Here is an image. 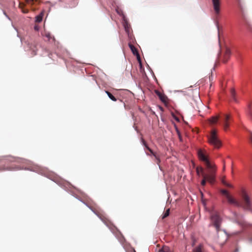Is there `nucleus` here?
<instances>
[{"label": "nucleus", "mask_w": 252, "mask_h": 252, "mask_svg": "<svg viewBox=\"0 0 252 252\" xmlns=\"http://www.w3.org/2000/svg\"><path fill=\"white\" fill-rule=\"evenodd\" d=\"M5 169L4 167L3 166H0V171H3V170H4Z\"/></svg>", "instance_id": "obj_32"}, {"label": "nucleus", "mask_w": 252, "mask_h": 252, "mask_svg": "<svg viewBox=\"0 0 252 252\" xmlns=\"http://www.w3.org/2000/svg\"><path fill=\"white\" fill-rule=\"evenodd\" d=\"M169 212H170V209H167L166 210V211L164 212V213L163 214V216H162V219H164L165 218H166L167 217H168L169 215Z\"/></svg>", "instance_id": "obj_22"}, {"label": "nucleus", "mask_w": 252, "mask_h": 252, "mask_svg": "<svg viewBox=\"0 0 252 252\" xmlns=\"http://www.w3.org/2000/svg\"><path fill=\"white\" fill-rule=\"evenodd\" d=\"M152 155L155 157V158H156V163L158 165H159V163L160 162V160L159 157L155 153H154V154H152Z\"/></svg>", "instance_id": "obj_20"}, {"label": "nucleus", "mask_w": 252, "mask_h": 252, "mask_svg": "<svg viewBox=\"0 0 252 252\" xmlns=\"http://www.w3.org/2000/svg\"><path fill=\"white\" fill-rule=\"evenodd\" d=\"M78 4V0H73L71 3V8L75 7Z\"/></svg>", "instance_id": "obj_21"}, {"label": "nucleus", "mask_w": 252, "mask_h": 252, "mask_svg": "<svg viewBox=\"0 0 252 252\" xmlns=\"http://www.w3.org/2000/svg\"><path fill=\"white\" fill-rule=\"evenodd\" d=\"M249 114L251 119H252V111L250 110L249 112Z\"/></svg>", "instance_id": "obj_30"}, {"label": "nucleus", "mask_w": 252, "mask_h": 252, "mask_svg": "<svg viewBox=\"0 0 252 252\" xmlns=\"http://www.w3.org/2000/svg\"><path fill=\"white\" fill-rule=\"evenodd\" d=\"M45 36L48 38V40L52 38V37L51 34L49 32H46L45 34Z\"/></svg>", "instance_id": "obj_26"}, {"label": "nucleus", "mask_w": 252, "mask_h": 252, "mask_svg": "<svg viewBox=\"0 0 252 252\" xmlns=\"http://www.w3.org/2000/svg\"><path fill=\"white\" fill-rule=\"evenodd\" d=\"M19 6L21 8L23 13H27L28 12V9H24L23 8V4H22L21 3H20L19 4Z\"/></svg>", "instance_id": "obj_23"}, {"label": "nucleus", "mask_w": 252, "mask_h": 252, "mask_svg": "<svg viewBox=\"0 0 252 252\" xmlns=\"http://www.w3.org/2000/svg\"><path fill=\"white\" fill-rule=\"evenodd\" d=\"M159 252H172L171 249L167 246H163Z\"/></svg>", "instance_id": "obj_16"}, {"label": "nucleus", "mask_w": 252, "mask_h": 252, "mask_svg": "<svg viewBox=\"0 0 252 252\" xmlns=\"http://www.w3.org/2000/svg\"><path fill=\"white\" fill-rule=\"evenodd\" d=\"M219 118V116H214L212 117L210 119H209V122L210 124L213 125L216 124L218 119Z\"/></svg>", "instance_id": "obj_13"}, {"label": "nucleus", "mask_w": 252, "mask_h": 252, "mask_svg": "<svg viewBox=\"0 0 252 252\" xmlns=\"http://www.w3.org/2000/svg\"><path fill=\"white\" fill-rule=\"evenodd\" d=\"M159 99L163 102L164 103V104H166L168 102V98L167 97V96L163 94L161 97L160 98H159Z\"/></svg>", "instance_id": "obj_15"}, {"label": "nucleus", "mask_w": 252, "mask_h": 252, "mask_svg": "<svg viewBox=\"0 0 252 252\" xmlns=\"http://www.w3.org/2000/svg\"><path fill=\"white\" fill-rule=\"evenodd\" d=\"M91 209L101 219V220L107 226L110 224V221L107 218L105 213L99 208L90 207Z\"/></svg>", "instance_id": "obj_4"}, {"label": "nucleus", "mask_w": 252, "mask_h": 252, "mask_svg": "<svg viewBox=\"0 0 252 252\" xmlns=\"http://www.w3.org/2000/svg\"><path fill=\"white\" fill-rule=\"evenodd\" d=\"M43 14L41 13L39 15H37L35 17V22L40 23L42 21L43 18Z\"/></svg>", "instance_id": "obj_14"}, {"label": "nucleus", "mask_w": 252, "mask_h": 252, "mask_svg": "<svg viewBox=\"0 0 252 252\" xmlns=\"http://www.w3.org/2000/svg\"><path fill=\"white\" fill-rule=\"evenodd\" d=\"M155 93L158 96L159 98H160V97L164 94L158 90L155 91Z\"/></svg>", "instance_id": "obj_25"}, {"label": "nucleus", "mask_w": 252, "mask_h": 252, "mask_svg": "<svg viewBox=\"0 0 252 252\" xmlns=\"http://www.w3.org/2000/svg\"><path fill=\"white\" fill-rule=\"evenodd\" d=\"M30 48L32 51V56L36 55L37 51L36 45L35 43L32 44L30 46Z\"/></svg>", "instance_id": "obj_10"}, {"label": "nucleus", "mask_w": 252, "mask_h": 252, "mask_svg": "<svg viewBox=\"0 0 252 252\" xmlns=\"http://www.w3.org/2000/svg\"><path fill=\"white\" fill-rule=\"evenodd\" d=\"M231 52L230 49L226 48L222 56L220 57V60H221L223 63L227 62L230 58Z\"/></svg>", "instance_id": "obj_9"}, {"label": "nucleus", "mask_w": 252, "mask_h": 252, "mask_svg": "<svg viewBox=\"0 0 252 252\" xmlns=\"http://www.w3.org/2000/svg\"><path fill=\"white\" fill-rule=\"evenodd\" d=\"M225 169V165L224 162L223 163V170L224 171Z\"/></svg>", "instance_id": "obj_35"}, {"label": "nucleus", "mask_w": 252, "mask_h": 252, "mask_svg": "<svg viewBox=\"0 0 252 252\" xmlns=\"http://www.w3.org/2000/svg\"><path fill=\"white\" fill-rule=\"evenodd\" d=\"M196 171L198 176H200V175L201 174L202 176H203V174H205L204 172V169L202 167H197L196 168Z\"/></svg>", "instance_id": "obj_12"}, {"label": "nucleus", "mask_w": 252, "mask_h": 252, "mask_svg": "<svg viewBox=\"0 0 252 252\" xmlns=\"http://www.w3.org/2000/svg\"><path fill=\"white\" fill-rule=\"evenodd\" d=\"M105 93L108 95V97L113 101H116L117 100V99L115 96H114L109 92L106 91Z\"/></svg>", "instance_id": "obj_17"}, {"label": "nucleus", "mask_w": 252, "mask_h": 252, "mask_svg": "<svg viewBox=\"0 0 252 252\" xmlns=\"http://www.w3.org/2000/svg\"><path fill=\"white\" fill-rule=\"evenodd\" d=\"M211 219L217 231L220 230L221 220L217 212L213 213L211 216Z\"/></svg>", "instance_id": "obj_6"}, {"label": "nucleus", "mask_w": 252, "mask_h": 252, "mask_svg": "<svg viewBox=\"0 0 252 252\" xmlns=\"http://www.w3.org/2000/svg\"><path fill=\"white\" fill-rule=\"evenodd\" d=\"M225 186H227V187H230V188H232V185H231L230 184H228V183H227V185H225Z\"/></svg>", "instance_id": "obj_34"}, {"label": "nucleus", "mask_w": 252, "mask_h": 252, "mask_svg": "<svg viewBox=\"0 0 252 252\" xmlns=\"http://www.w3.org/2000/svg\"><path fill=\"white\" fill-rule=\"evenodd\" d=\"M177 132L179 138L180 139V141H182V138L181 137V135L179 131L178 130H177Z\"/></svg>", "instance_id": "obj_28"}, {"label": "nucleus", "mask_w": 252, "mask_h": 252, "mask_svg": "<svg viewBox=\"0 0 252 252\" xmlns=\"http://www.w3.org/2000/svg\"><path fill=\"white\" fill-rule=\"evenodd\" d=\"M194 252H202L200 247H198L194 249Z\"/></svg>", "instance_id": "obj_27"}, {"label": "nucleus", "mask_w": 252, "mask_h": 252, "mask_svg": "<svg viewBox=\"0 0 252 252\" xmlns=\"http://www.w3.org/2000/svg\"><path fill=\"white\" fill-rule=\"evenodd\" d=\"M222 121L223 122V129L226 131L229 126V122L231 121V116L229 114H224Z\"/></svg>", "instance_id": "obj_8"}, {"label": "nucleus", "mask_w": 252, "mask_h": 252, "mask_svg": "<svg viewBox=\"0 0 252 252\" xmlns=\"http://www.w3.org/2000/svg\"><path fill=\"white\" fill-rule=\"evenodd\" d=\"M125 29H126V32H128V26H127V25L125 26Z\"/></svg>", "instance_id": "obj_33"}, {"label": "nucleus", "mask_w": 252, "mask_h": 252, "mask_svg": "<svg viewBox=\"0 0 252 252\" xmlns=\"http://www.w3.org/2000/svg\"><path fill=\"white\" fill-rule=\"evenodd\" d=\"M142 143L143 145L145 147V148L152 154H154V152L153 151V150L150 148L147 144H146V142L143 139L142 140Z\"/></svg>", "instance_id": "obj_18"}, {"label": "nucleus", "mask_w": 252, "mask_h": 252, "mask_svg": "<svg viewBox=\"0 0 252 252\" xmlns=\"http://www.w3.org/2000/svg\"><path fill=\"white\" fill-rule=\"evenodd\" d=\"M221 182L224 185H227V183H226V182L224 180V178H223L221 180Z\"/></svg>", "instance_id": "obj_29"}, {"label": "nucleus", "mask_w": 252, "mask_h": 252, "mask_svg": "<svg viewBox=\"0 0 252 252\" xmlns=\"http://www.w3.org/2000/svg\"><path fill=\"white\" fill-rule=\"evenodd\" d=\"M155 93L158 96L159 98H160V97L164 94L158 90L155 91Z\"/></svg>", "instance_id": "obj_24"}, {"label": "nucleus", "mask_w": 252, "mask_h": 252, "mask_svg": "<svg viewBox=\"0 0 252 252\" xmlns=\"http://www.w3.org/2000/svg\"><path fill=\"white\" fill-rule=\"evenodd\" d=\"M34 29H35V30H38V28H37L36 26H35V27H34Z\"/></svg>", "instance_id": "obj_36"}, {"label": "nucleus", "mask_w": 252, "mask_h": 252, "mask_svg": "<svg viewBox=\"0 0 252 252\" xmlns=\"http://www.w3.org/2000/svg\"><path fill=\"white\" fill-rule=\"evenodd\" d=\"M220 192L223 195L225 196L229 204L237 207H243L246 210H250L251 209V203L250 198L245 191H243L241 194L243 203L235 200L225 189L221 190Z\"/></svg>", "instance_id": "obj_2"}, {"label": "nucleus", "mask_w": 252, "mask_h": 252, "mask_svg": "<svg viewBox=\"0 0 252 252\" xmlns=\"http://www.w3.org/2000/svg\"><path fill=\"white\" fill-rule=\"evenodd\" d=\"M213 9L216 14L220 12L221 0H211Z\"/></svg>", "instance_id": "obj_7"}, {"label": "nucleus", "mask_w": 252, "mask_h": 252, "mask_svg": "<svg viewBox=\"0 0 252 252\" xmlns=\"http://www.w3.org/2000/svg\"><path fill=\"white\" fill-rule=\"evenodd\" d=\"M238 6L240 10L241 13L242 18L244 26L246 27L247 30H248L252 32V24L246 18V17L245 15V13H244V8L240 2H239Z\"/></svg>", "instance_id": "obj_5"}, {"label": "nucleus", "mask_w": 252, "mask_h": 252, "mask_svg": "<svg viewBox=\"0 0 252 252\" xmlns=\"http://www.w3.org/2000/svg\"><path fill=\"white\" fill-rule=\"evenodd\" d=\"M129 47L134 55L139 56L138 52L136 48L131 43L128 44Z\"/></svg>", "instance_id": "obj_11"}, {"label": "nucleus", "mask_w": 252, "mask_h": 252, "mask_svg": "<svg viewBox=\"0 0 252 252\" xmlns=\"http://www.w3.org/2000/svg\"><path fill=\"white\" fill-rule=\"evenodd\" d=\"M197 155L199 159L205 163L208 169L207 174H203V179L201 182V185L202 186H205L206 181L209 182L211 184H213L215 181L216 165L210 161L206 152L199 149L197 151Z\"/></svg>", "instance_id": "obj_1"}, {"label": "nucleus", "mask_w": 252, "mask_h": 252, "mask_svg": "<svg viewBox=\"0 0 252 252\" xmlns=\"http://www.w3.org/2000/svg\"><path fill=\"white\" fill-rule=\"evenodd\" d=\"M230 93H231V99L233 101H236V97H235V92L234 90V89H231Z\"/></svg>", "instance_id": "obj_19"}, {"label": "nucleus", "mask_w": 252, "mask_h": 252, "mask_svg": "<svg viewBox=\"0 0 252 252\" xmlns=\"http://www.w3.org/2000/svg\"><path fill=\"white\" fill-rule=\"evenodd\" d=\"M250 140L251 141V143L252 144V133H251L250 137Z\"/></svg>", "instance_id": "obj_31"}, {"label": "nucleus", "mask_w": 252, "mask_h": 252, "mask_svg": "<svg viewBox=\"0 0 252 252\" xmlns=\"http://www.w3.org/2000/svg\"><path fill=\"white\" fill-rule=\"evenodd\" d=\"M208 140L209 144L216 148H219L221 145V142L218 137L217 131L215 129H213L211 131L208 137Z\"/></svg>", "instance_id": "obj_3"}]
</instances>
